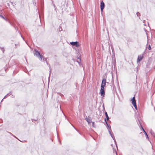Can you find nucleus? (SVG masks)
<instances>
[{
  "label": "nucleus",
  "instance_id": "obj_1",
  "mask_svg": "<svg viewBox=\"0 0 155 155\" xmlns=\"http://www.w3.org/2000/svg\"><path fill=\"white\" fill-rule=\"evenodd\" d=\"M35 53L34 55L36 57L39 58L41 61L43 58V56L40 54V52L36 49H34Z\"/></svg>",
  "mask_w": 155,
  "mask_h": 155
},
{
  "label": "nucleus",
  "instance_id": "obj_2",
  "mask_svg": "<svg viewBox=\"0 0 155 155\" xmlns=\"http://www.w3.org/2000/svg\"><path fill=\"white\" fill-rule=\"evenodd\" d=\"M35 53L34 55L36 57L39 58L41 61L43 58V56L40 54V52L36 49H34Z\"/></svg>",
  "mask_w": 155,
  "mask_h": 155
},
{
  "label": "nucleus",
  "instance_id": "obj_3",
  "mask_svg": "<svg viewBox=\"0 0 155 155\" xmlns=\"http://www.w3.org/2000/svg\"><path fill=\"white\" fill-rule=\"evenodd\" d=\"M99 94H100L102 96V98L104 97L105 95V89H104V87H101Z\"/></svg>",
  "mask_w": 155,
  "mask_h": 155
},
{
  "label": "nucleus",
  "instance_id": "obj_4",
  "mask_svg": "<svg viewBox=\"0 0 155 155\" xmlns=\"http://www.w3.org/2000/svg\"><path fill=\"white\" fill-rule=\"evenodd\" d=\"M106 81L105 78H103L101 87H104L105 86L106 83H108V82H106Z\"/></svg>",
  "mask_w": 155,
  "mask_h": 155
},
{
  "label": "nucleus",
  "instance_id": "obj_5",
  "mask_svg": "<svg viewBox=\"0 0 155 155\" xmlns=\"http://www.w3.org/2000/svg\"><path fill=\"white\" fill-rule=\"evenodd\" d=\"M70 44L73 46H74L77 47H78L80 45L79 42L77 41H72L70 42Z\"/></svg>",
  "mask_w": 155,
  "mask_h": 155
},
{
  "label": "nucleus",
  "instance_id": "obj_6",
  "mask_svg": "<svg viewBox=\"0 0 155 155\" xmlns=\"http://www.w3.org/2000/svg\"><path fill=\"white\" fill-rule=\"evenodd\" d=\"M105 7V4L103 1H102L100 5L101 10V12H103V9Z\"/></svg>",
  "mask_w": 155,
  "mask_h": 155
},
{
  "label": "nucleus",
  "instance_id": "obj_7",
  "mask_svg": "<svg viewBox=\"0 0 155 155\" xmlns=\"http://www.w3.org/2000/svg\"><path fill=\"white\" fill-rule=\"evenodd\" d=\"M104 121L106 123V127L108 129H109L111 130V126L110 125H108L107 122L106 118H104Z\"/></svg>",
  "mask_w": 155,
  "mask_h": 155
},
{
  "label": "nucleus",
  "instance_id": "obj_8",
  "mask_svg": "<svg viewBox=\"0 0 155 155\" xmlns=\"http://www.w3.org/2000/svg\"><path fill=\"white\" fill-rule=\"evenodd\" d=\"M41 10L42 12H43L44 9V1H41Z\"/></svg>",
  "mask_w": 155,
  "mask_h": 155
},
{
  "label": "nucleus",
  "instance_id": "obj_9",
  "mask_svg": "<svg viewBox=\"0 0 155 155\" xmlns=\"http://www.w3.org/2000/svg\"><path fill=\"white\" fill-rule=\"evenodd\" d=\"M143 57L141 55H139L138 56V58L137 60V63L139 62L140 61L143 59Z\"/></svg>",
  "mask_w": 155,
  "mask_h": 155
},
{
  "label": "nucleus",
  "instance_id": "obj_10",
  "mask_svg": "<svg viewBox=\"0 0 155 155\" xmlns=\"http://www.w3.org/2000/svg\"><path fill=\"white\" fill-rule=\"evenodd\" d=\"M131 100L132 101V104H134L136 103L135 96L134 97H133L131 99Z\"/></svg>",
  "mask_w": 155,
  "mask_h": 155
},
{
  "label": "nucleus",
  "instance_id": "obj_11",
  "mask_svg": "<svg viewBox=\"0 0 155 155\" xmlns=\"http://www.w3.org/2000/svg\"><path fill=\"white\" fill-rule=\"evenodd\" d=\"M105 116L106 117V120H109V118L108 116V114H107V113L106 111L105 113Z\"/></svg>",
  "mask_w": 155,
  "mask_h": 155
},
{
  "label": "nucleus",
  "instance_id": "obj_12",
  "mask_svg": "<svg viewBox=\"0 0 155 155\" xmlns=\"http://www.w3.org/2000/svg\"><path fill=\"white\" fill-rule=\"evenodd\" d=\"M138 120V121H139V124L140 125V126L142 128V131H143V133H144L145 132V130H144V129L143 128L142 125L141 124V123H140V121L139 120Z\"/></svg>",
  "mask_w": 155,
  "mask_h": 155
},
{
  "label": "nucleus",
  "instance_id": "obj_13",
  "mask_svg": "<svg viewBox=\"0 0 155 155\" xmlns=\"http://www.w3.org/2000/svg\"><path fill=\"white\" fill-rule=\"evenodd\" d=\"M133 105L135 107V109L136 110H137V106L136 103L133 104Z\"/></svg>",
  "mask_w": 155,
  "mask_h": 155
},
{
  "label": "nucleus",
  "instance_id": "obj_14",
  "mask_svg": "<svg viewBox=\"0 0 155 155\" xmlns=\"http://www.w3.org/2000/svg\"><path fill=\"white\" fill-rule=\"evenodd\" d=\"M78 59L79 60V61H77V62L79 64V65L80 66V62L81 61V59L80 58L78 57Z\"/></svg>",
  "mask_w": 155,
  "mask_h": 155
},
{
  "label": "nucleus",
  "instance_id": "obj_15",
  "mask_svg": "<svg viewBox=\"0 0 155 155\" xmlns=\"http://www.w3.org/2000/svg\"><path fill=\"white\" fill-rule=\"evenodd\" d=\"M150 133H151V135L153 137H155V133L153 132H152V131H151L150 132Z\"/></svg>",
  "mask_w": 155,
  "mask_h": 155
},
{
  "label": "nucleus",
  "instance_id": "obj_16",
  "mask_svg": "<svg viewBox=\"0 0 155 155\" xmlns=\"http://www.w3.org/2000/svg\"><path fill=\"white\" fill-rule=\"evenodd\" d=\"M92 124V126L93 127H96V126L94 122H91Z\"/></svg>",
  "mask_w": 155,
  "mask_h": 155
},
{
  "label": "nucleus",
  "instance_id": "obj_17",
  "mask_svg": "<svg viewBox=\"0 0 155 155\" xmlns=\"http://www.w3.org/2000/svg\"><path fill=\"white\" fill-rule=\"evenodd\" d=\"M144 133L145 135H146V138L149 139V137H148V135L147 134V133L146 132H145Z\"/></svg>",
  "mask_w": 155,
  "mask_h": 155
},
{
  "label": "nucleus",
  "instance_id": "obj_18",
  "mask_svg": "<svg viewBox=\"0 0 155 155\" xmlns=\"http://www.w3.org/2000/svg\"><path fill=\"white\" fill-rule=\"evenodd\" d=\"M0 48L1 49V50L2 51L3 53H4V51H5V50H4V48L3 47L2 48V47H0Z\"/></svg>",
  "mask_w": 155,
  "mask_h": 155
},
{
  "label": "nucleus",
  "instance_id": "obj_19",
  "mask_svg": "<svg viewBox=\"0 0 155 155\" xmlns=\"http://www.w3.org/2000/svg\"><path fill=\"white\" fill-rule=\"evenodd\" d=\"M47 58H45V61L46 62V63H47V64L48 65H49V67H50V65H49V64H48V62H47Z\"/></svg>",
  "mask_w": 155,
  "mask_h": 155
},
{
  "label": "nucleus",
  "instance_id": "obj_20",
  "mask_svg": "<svg viewBox=\"0 0 155 155\" xmlns=\"http://www.w3.org/2000/svg\"><path fill=\"white\" fill-rule=\"evenodd\" d=\"M1 18L5 20L6 21H7V19L6 18H5L4 17V16H2Z\"/></svg>",
  "mask_w": 155,
  "mask_h": 155
},
{
  "label": "nucleus",
  "instance_id": "obj_21",
  "mask_svg": "<svg viewBox=\"0 0 155 155\" xmlns=\"http://www.w3.org/2000/svg\"><path fill=\"white\" fill-rule=\"evenodd\" d=\"M148 49L149 50H150L151 49V46L150 45H149V46H148Z\"/></svg>",
  "mask_w": 155,
  "mask_h": 155
},
{
  "label": "nucleus",
  "instance_id": "obj_22",
  "mask_svg": "<svg viewBox=\"0 0 155 155\" xmlns=\"http://www.w3.org/2000/svg\"><path fill=\"white\" fill-rule=\"evenodd\" d=\"M136 14L137 16H139L140 15V13L139 12H137Z\"/></svg>",
  "mask_w": 155,
  "mask_h": 155
},
{
  "label": "nucleus",
  "instance_id": "obj_23",
  "mask_svg": "<svg viewBox=\"0 0 155 155\" xmlns=\"http://www.w3.org/2000/svg\"><path fill=\"white\" fill-rule=\"evenodd\" d=\"M114 142L115 143V144L116 145V147H117V149H118L117 144V142H116V140H114Z\"/></svg>",
  "mask_w": 155,
  "mask_h": 155
},
{
  "label": "nucleus",
  "instance_id": "obj_24",
  "mask_svg": "<svg viewBox=\"0 0 155 155\" xmlns=\"http://www.w3.org/2000/svg\"><path fill=\"white\" fill-rule=\"evenodd\" d=\"M12 94V92H9L8 94H7L8 96L9 95H10Z\"/></svg>",
  "mask_w": 155,
  "mask_h": 155
},
{
  "label": "nucleus",
  "instance_id": "obj_25",
  "mask_svg": "<svg viewBox=\"0 0 155 155\" xmlns=\"http://www.w3.org/2000/svg\"><path fill=\"white\" fill-rule=\"evenodd\" d=\"M85 120L87 121V122L88 121V120H90L89 119H88L87 118V117L85 118Z\"/></svg>",
  "mask_w": 155,
  "mask_h": 155
},
{
  "label": "nucleus",
  "instance_id": "obj_26",
  "mask_svg": "<svg viewBox=\"0 0 155 155\" xmlns=\"http://www.w3.org/2000/svg\"><path fill=\"white\" fill-rule=\"evenodd\" d=\"M59 31H61L62 30V29L61 27H60L59 28Z\"/></svg>",
  "mask_w": 155,
  "mask_h": 155
},
{
  "label": "nucleus",
  "instance_id": "obj_27",
  "mask_svg": "<svg viewBox=\"0 0 155 155\" xmlns=\"http://www.w3.org/2000/svg\"><path fill=\"white\" fill-rule=\"evenodd\" d=\"M108 132L109 133V134H111L112 133L111 132V131H110V130L108 129Z\"/></svg>",
  "mask_w": 155,
  "mask_h": 155
},
{
  "label": "nucleus",
  "instance_id": "obj_28",
  "mask_svg": "<svg viewBox=\"0 0 155 155\" xmlns=\"http://www.w3.org/2000/svg\"><path fill=\"white\" fill-rule=\"evenodd\" d=\"M111 137H113L114 136V134L113 133H112V134H110Z\"/></svg>",
  "mask_w": 155,
  "mask_h": 155
},
{
  "label": "nucleus",
  "instance_id": "obj_29",
  "mask_svg": "<svg viewBox=\"0 0 155 155\" xmlns=\"http://www.w3.org/2000/svg\"><path fill=\"white\" fill-rule=\"evenodd\" d=\"M58 94H59V95H60L61 96H64L63 94H61V93H59Z\"/></svg>",
  "mask_w": 155,
  "mask_h": 155
},
{
  "label": "nucleus",
  "instance_id": "obj_30",
  "mask_svg": "<svg viewBox=\"0 0 155 155\" xmlns=\"http://www.w3.org/2000/svg\"><path fill=\"white\" fill-rule=\"evenodd\" d=\"M32 121L33 122L34 121H36L37 120L34 119H32Z\"/></svg>",
  "mask_w": 155,
  "mask_h": 155
},
{
  "label": "nucleus",
  "instance_id": "obj_31",
  "mask_svg": "<svg viewBox=\"0 0 155 155\" xmlns=\"http://www.w3.org/2000/svg\"><path fill=\"white\" fill-rule=\"evenodd\" d=\"M113 139L114 140H115V138L114 137V136H113V137H112Z\"/></svg>",
  "mask_w": 155,
  "mask_h": 155
},
{
  "label": "nucleus",
  "instance_id": "obj_32",
  "mask_svg": "<svg viewBox=\"0 0 155 155\" xmlns=\"http://www.w3.org/2000/svg\"><path fill=\"white\" fill-rule=\"evenodd\" d=\"M7 96H8L7 95V94L6 95H5V96L4 97L3 99H4V98H6L7 97Z\"/></svg>",
  "mask_w": 155,
  "mask_h": 155
},
{
  "label": "nucleus",
  "instance_id": "obj_33",
  "mask_svg": "<svg viewBox=\"0 0 155 155\" xmlns=\"http://www.w3.org/2000/svg\"><path fill=\"white\" fill-rule=\"evenodd\" d=\"M87 122H88V124H90V123H91L90 120H88V121Z\"/></svg>",
  "mask_w": 155,
  "mask_h": 155
},
{
  "label": "nucleus",
  "instance_id": "obj_34",
  "mask_svg": "<svg viewBox=\"0 0 155 155\" xmlns=\"http://www.w3.org/2000/svg\"><path fill=\"white\" fill-rule=\"evenodd\" d=\"M3 16V15L2 13H0V17H2V16Z\"/></svg>",
  "mask_w": 155,
  "mask_h": 155
},
{
  "label": "nucleus",
  "instance_id": "obj_35",
  "mask_svg": "<svg viewBox=\"0 0 155 155\" xmlns=\"http://www.w3.org/2000/svg\"><path fill=\"white\" fill-rule=\"evenodd\" d=\"M45 58H43V61H45Z\"/></svg>",
  "mask_w": 155,
  "mask_h": 155
},
{
  "label": "nucleus",
  "instance_id": "obj_36",
  "mask_svg": "<svg viewBox=\"0 0 155 155\" xmlns=\"http://www.w3.org/2000/svg\"><path fill=\"white\" fill-rule=\"evenodd\" d=\"M103 110H105V108H104V106H103Z\"/></svg>",
  "mask_w": 155,
  "mask_h": 155
},
{
  "label": "nucleus",
  "instance_id": "obj_37",
  "mask_svg": "<svg viewBox=\"0 0 155 155\" xmlns=\"http://www.w3.org/2000/svg\"><path fill=\"white\" fill-rule=\"evenodd\" d=\"M74 128L77 131H78V130L75 127H74Z\"/></svg>",
  "mask_w": 155,
  "mask_h": 155
},
{
  "label": "nucleus",
  "instance_id": "obj_38",
  "mask_svg": "<svg viewBox=\"0 0 155 155\" xmlns=\"http://www.w3.org/2000/svg\"><path fill=\"white\" fill-rule=\"evenodd\" d=\"M21 37L22 38H24L21 35Z\"/></svg>",
  "mask_w": 155,
  "mask_h": 155
},
{
  "label": "nucleus",
  "instance_id": "obj_39",
  "mask_svg": "<svg viewBox=\"0 0 155 155\" xmlns=\"http://www.w3.org/2000/svg\"><path fill=\"white\" fill-rule=\"evenodd\" d=\"M3 99L2 100V101H1V102H2V101H3Z\"/></svg>",
  "mask_w": 155,
  "mask_h": 155
},
{
  "label": "nucleus",
  "instance_id": "obj_40",
  "mask_svg": "<svg viewBox=\"0 0 155 155\" xmlns=\"http://www.w3.org/2000/svg\"><path fill=\"white\" fill-rule=\"evenodd\" d=\"M22 38L24 40H25L24 38Z\"/></svg>",
  "mask_w": 155,
  "mask_h": 155
},
{
  "label": "nucleus",
  "instance_id": "obj_41",
  "mask_svg": "<svg viewBox=\"0 0 155 155\" xmlns=\"http://www.w3.org/2000/svg\"><path fill=\"white\" fill-rule=\"evenodd\" d=\"M22 38L24 40H25L24 38Z\"/></svg>",
  "mask_w": 155,
  "mask_h": 155
},
{
  "label": "nucleus",
  "instance_id": "obj_42",
  "mask_svg": "<svg viewBox=\"0 0 155 155\" xmlns=\"http://www.w3.org/2000/svg\"><path fill=\"white\" fill-rule=\"evenodd\" d=\"M145 21L144 20H143V23H144V21Z\"/></svg>",
  "mask_w": 155,
  "mask_h": 155
},
{
  "label": "nucleus",
  "instance_id": "obj_43",
  "mask_svg": "<svg viewBox=\"0 0 155 155\" xmlns=\"http://www.w3.org/2000/svg\"><path fill=\"white\" fill-rule=\"evenodd\" d=\"M148 39L147 40V43L148 42Z\"/></svg>",
  "mask_w": 155,
  "mask_h": 155
},
{
  "label": "nucleus",
  "instance_id": "obj_44",
  "mask_svg": "<svg viewBox=\"0 0 155 155\" xmlns=\"http://www.w3.org/2000/svg\"><path fill=\"white\" fill-rule=\"evenodd\" d=\"M15 46H16V44H15Z\"/></svg>",
  "mask_w": 155,
  "mask_h": 155
},
{
  "label": "nucleus",
  "instance_id": "obj_45",
  "mask_svg": "<svg viewBox=\"0 0 155 155\" xmlns=\"http://www.w3.org/2000/svg\"><path fill=\"white\" fill-rule=\"evenodd\" d=\"M154 110L155 111V108H154Z\"/></svg>",
  "mask_w": 155,
  "mask_h": 155
},
{
  "label": "nucleus",
  "instance_id": "obj_46",
  "mask_svg": "<svg viewBox=\"0 0 155 155\" xmlns=\"http://www.w3.org/2000/svg\"><path fill=\"white\" fill-rule=\"evenodd\" d=\"M14 137H15L16 138V137L15 136H14Z\"/></svg>",
  "mask_w": 155,
  "mask_h": 155
}]
</instances>
